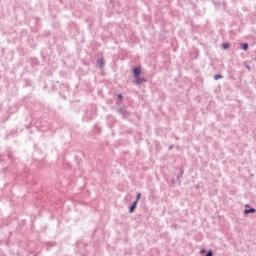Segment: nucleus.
Masks as SVG:
<instances>
[{
  "label": "nucleus",
  "mask_w": 256,
  "mask_h": 256,
  "mask_svg": "<svg viewBox=\"0 0 256 256\" xmlns=\"http://www.w3.org/2000/svg\"><path fill=\"white\" fill-rule=\"evenodd\" d=\"M95 117H97V107L95 105H91L85 110L83 121H91Z\"/></svg>",
  "instance_id": "obj_1"
},
{
  "label": "nucleus",
  "mask_w": 256,
  "mask_h": 256,
  "mask_svg": "<svg viewBox=\"0 0 256 256\" xmlns=\"http://www.w3.org/2000/svg\"><path fill=\"white\" fill-rule=\"evenodd\" d=\"M143 73V70H141V66H138V67H134L132 69V75L134 77V79L136 77H141V74Z\"/></svg>",
  "instance_id": "obj_2"
},
{
  "label": "nucleus",
  "mask_w": 256,
  "mask_h": 256,
  "mask_svg": "<svg viewBox=\"0 0 256 256\" xmlns=\"http://www.w3.org/2000/svg\"><path fill=\"white\" fill-rule=\"evenodd\" d=\"M132 83H134V85H141V83H147V78L142 76H137L136 78H134Z\"/></svg>",
  "instance_id": "obj_3"
},
{
  "label": "nucleus",
  "mask_w": 256,
  "mask_h": 256,
  "mask_svg": "<svg viewBox=\"0 0 256 256\" xmlns=\"http://www.w3.org/2000/svg\"><path fill=\"white\" fill-rule=\"evenodd\" d=\"M96 65L99 69H103V67H105V58H103V56H101L100 58H98L96 60Z\"/></svg>",
  "instance_id": "obj_4"
},
{
  "label": "nucleus",
  "mask_w": 256,
  "mask_h": 256,
  "mask_svg": "<svg viewBox=\"0 0 256 256\" xmlns=\"http://www.w3.org/2000/svg\"><path fill=\"white\" fill-rule=\"evenodd\" d=\"M119 115H122V117L125 119V117L129 116V111H127V108L121 107L117 109Z\"/></svg>",
  "instance_id": "obj_5"
},
{
  "label": "nucleus",
  "mask_w": 256,
  "mask_h": 256,
  "mask_svg": "<svg viewBox=\"0 0 256 256\" xmlns=\"http://www.w3.org/2000/svg\"><path fill=\"white\" fill-rule=\"evenodd\" d=\"M31 67H39V60L37 58H30Z\"/></svg>",
  "instance_id": "obj_6"
},
{
  "label": "nucleus",
  "mask_w": 256,
  "mask_h": 256,
  "mask_svg": "<svg viewBox=\"0 0 256 256\" xmlns=\"http://www.w3.org/2000/svg\"><path fill=\"white\" fill-rule=\"evenodd\" d=\"M253 213H256V209L253 207L244 209V215H249V214H253Z\"/></svg>",
  "instance_id": "obj_7"
},
{
  "label": "nucleus",
  "mask_w": 256,
  "mask_h": 256,
  "mask_svg": "<svg viewBox=\"0 0 256 256\" xmlns=\"http://www.w3.org/2000/svg\"><path fill=\"white\" fill-rule=\"evenodd\" d=\"M137 203L138 202H132V204L129 206V213H135V210L137 209Z\"/></svg>",
  "instance_id": "obj_8"
},
{
  "label": "nucleus",
  "mask_w": 256,
  "mask_h": 256,
  "mask_svg": "<svg viewBox=\"0 0 256 256\" xmlns=\"http://www.w3.org/2000/svg\"><path fill=\"white\" fill-rule=\"evenodd\" d=\"M240 48L243 50V51H248L249 50V43L247 42H243L240 44Z\"/></svg>",
  "instance_id": "obj_9"
},
{
  "label": "nucleus",
  "mask_w": 256,
  "mask_h": 256,
  "mask_svg": "<svg viewBox=\"0 0 256 256\" xmlns=\"http://www.w3.org/2000/svg\"><path fill=\"white\" fill-rule=\"evenodd\" d=\"M229 47H231V43H229V42H224V43L222 44V49H223L224 51H227V49H229Z\"/></svg>",
  "instance_id": "obj_10"
},
{
  "label": "nucleus",
  "mask_w": 256,
  "mask_h": 256,
  "mask_svg": "<svg viewBox=\"0 0 256 256\" xmlns=\"http://www.w3.org/2000/svg\"><path fill=\"white\" fill-rule=\"evenodd\" d=\"M81 247H83V249H84V251H85L87 245H85V243H83V242H78V243H77V249H81Z\"/></svg>",
  "instance_id": "obj_11"
},
{
  "label": "nucleus",
  "mask_w": 256,
  "mask_h": 256,
  "mask_svg": "<svg viewBox=\"0 0 256 256\" xmlns=\"http://www.w3.org/2000/svg\"><path fill=\"white\" fill-rule=\"evenodd\" d=\"M184 173H185V170H183V168H180V173L177 175V181H179V179L183 177Z\"/></svg>",
  "instance_id": "obj_12"
},
{
  "label": "nucleus",
  "mask_w": 256,
  "mask_h": 256,
  "mask_svg": "<svg viewBox=\"0 0 256 256\" xmlns=\"http://www.w3.org/2000/svg\"><path fill=\"white\" fill-rule=\"evenodd\" d=\"M219 79H223V75L222 74H215L214 75V80L219 81Z\"/></svg>",
  "instance_id": "obj_13"
},
{
  "label": "nucleus",
  "mask_w": 256,
  "mask_h": 256,
  "mask_svg": "<svg viewBox=\"0 0 256 256\" xmlns=\"http://www.w3.org/2000/svg\"><path fill=\"white\" fill-rule=\"evenodd\" d=\"M213 255H215V254L213 253V250L209 249V250L206 252V255H205V256H213Z\"/></svg>",
  "instance_id": "obj_14"
},
{
  "label": "nucleus",
  "mask_w": 256,
  "mask_h": 256,
  "mask_svg": "<svg viewBox=\"0 0 256 256\" xmlns=\"http://www.w3.org/2000/svg\"><path fill=\"white\" fill-rule=\"evenodd\" d=\"M140 199H141V193H137L135 202L139 203Z\"/></svg>",
  "instance_id": "obj_15"
},
{
  "label": "nucleus",
  "mask_w": 256,
  "mask_h": 256,
  "mask_svg": "<svg viewBox=\"0 0 256 256\" xmlns=\"http://www.w3.org/2000/svg\"><path fill=\"white\" fill-rule=\"evenodd\" d=\"M118 101H123V94L119 93L117 94Z\"/></svg>",
  "instance_id": "obj_16"
},
{
  "label": "nucleus",
  "mask_w": 256,
  "mask_h": 256,
  "mask_svg": "<svg viewBox=\"0 0 256 256\" xmlns=\"http://www.w3.org/2000/svg\"><path fill=\"white\" fill-rule=\"evenodd\" d=\"M205 253H207V250L205 248H202L200 251H199V254L200 255H205Z\"/></svg>",
  "instance_id": "obj_17"
},
{
  "label": "nucleus",
  "mask_w": 256,
  "mask_h": 256,
  "mask_svg": "<svg viewBox=\"0 0 256 256\" xmlns=\"http://www.w3.org/2000/svg\"><path fill=\"white\" fill-rule=\"evenodd\" d=\"M44 35H45V37H50L51 36V32L50 31H46Z\"/></svg>",
  "instance_id": "obj_18"
},
{
  "label": "nucleus",
  "mask_w": 256,
  "mask_h": 256,
  "mask_svg": "<svg viewBox=\"0 0 256 256\" xmlns=\"http://www.w3.org/2000/svg\"><path fill=\"white\" fill-rule=\"evenodd\" d=\"M245 67L248 71H251V66H249V64H246Z\"/></svg>",
  "instance_id": "obj_19"
},
{
  "label": "nucleus",
  "mask_w": 256,
  "mask_h": 256,
  "mask_svg": "<svg viewBox=\"0 0 256 256\" xmlns=\"http://www.w3.org/2000/svg\"><path fill=\"white\" fill-rule=\"evenodd\" d=\"M171 183H172L173 185H175V183H177V180H175V178H173V179L171 180Z\"/></svg>",
  "instance_id": "obj_20"
},
{
  "label": "nucleus",
  "mask_w": 256,
  "mask_h": 256,
  "mask_svg": "<svg viewBox=\"0 0 256 256\" xmlns=\"http://www.w3.org/2000/svg\"><path fill=\"white\" fill-rule=\"evenodd\" d=\"M249 208H251V205L246 204V205H245V209H249Z\"/></svg>",
  "instance_id": "obj_21"
},
{
  "label": "nucleus",
  "mask_w": 256,
  "mask_h": 256,
  "mask_svg": "<svg viewBox=\"0 0 256 256\" xmlns=\"http://www.w3.org/2000/svg\"><path fill=\"white\" fill-rule=\"evenodd\" d=\"M168 149L171 151V149H173V145H170Z\"/></svg>",
  "instance_id": "obj_22"
},
{
  "label": "nucleus",
  "mask_w": 256,
  "mask_h": 256,
  "mask_svg": "<svg viewBox=\"0 0 256 256\" xmlns=\"http://www.w3.org/2000/svg\"><path fill=\"white\" fill-rule=\"evenodd\" d=\"M48 245L54 246V245H55V243H51V242H49V243H48Z\"/></svg>",
  "instance_id": "obj_23"
},
{
  "label": "nucleus",
  "mask_w": 256,
  "mask_h": 256,
  "mask_svg": "<svg viewBox=\"0 0 256 256\" xmlns=\"http://www.w3.org/2000/svg\"><path fill=\"white\" fill-rule=\"evenodd\" d=\"M8 158H9V159H12V157H11V154H10V153L8 154Z\"/></svg>",
  "instance_id": "obj_24"
},
{
  "label": "nucleus",
  "mask_w": 256,
  "mask_h": 256,
  "mask_svg": "<svg viewBox=\"0 0 256 256\" xmlns=\"http://www.w3.org/2000/svg\"><path fill=\"white\" fill-rule=\"evenodd\" d=\"M197 189H199V186H196Z\"/></svg>",
  "instance_id": "obj_25"
}]
</instances>
